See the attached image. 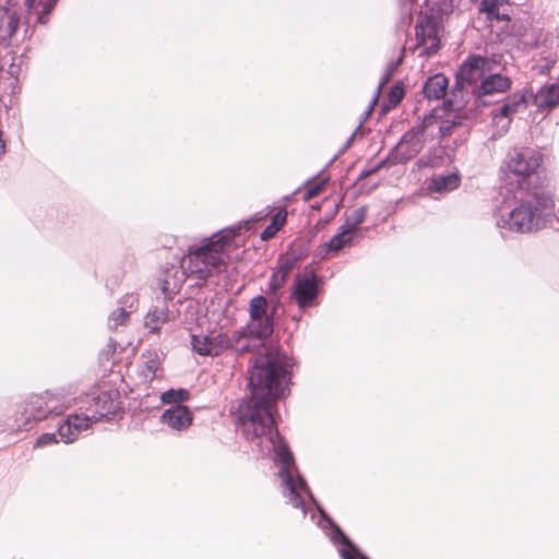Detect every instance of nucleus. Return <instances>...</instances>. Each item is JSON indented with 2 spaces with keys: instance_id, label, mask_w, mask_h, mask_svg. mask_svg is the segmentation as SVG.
<instances>
[{
  "instance_id": "nucleus-1",
  "label": "nucleus",
  "mask_w": 559,
  "mask_h": 559,
  "mask_svg": "<svg viewBox=\"0 0 559 559\" xmlns=\"http://www.w3.org/2000/svg\"><path fill=\"white\" fill-rule=\"evenodd\" d=\"M237 355L255 350L250 366L248 386L250 396L243 399L237 409V424L246 440L255 442L262 454L274 453L283 466L278 476L284 495L293 507H304L299 488H306V480L297 474L294 457L275 427L276 401L288 391L294 360L274 345H266L249 332V326L230 332V346Z\"/></svg>"
},
{
  "instance_id": "nucleus-2",
  "label": "nucleus",
  "mask_w": 559,
  "mask_h": 559,
  "mask_svg": "<svg viewBox=\"0 0 559 559\" xmlns=\"http://www.w3.org/2000/svg\"><path fill=\"white\" fill-rule=\"evenodd\" d=\"M542 163L543 154L531 147L509 153L506 166L513 177L509 176L501 191V205L495 211L498 228L523 234L538 230L546 224L555 203L551 192L535 183Z\"/></svg>"
},
{
  "instance_id": "nucleus-3",
  "label": "nucleus",
  "mask_w": 559,
  "mask_h": 559,
  "mask_svg": "<svg viewBox=\"0 0 559 559\" xmlns=\"http://www.w3.org/2000/svg\"><path fill=\"white\" fill-rule=\"evenodd\" d=\"M240 227L224 229L204 239L200 245L189 246L180 260V277L175 281L179 287L186 277L206 280L222 273L226 267L225 247L239 234Z\"/></svg>"
},
{
  "instance_id": "nucleus-4",
  "label": "nucleus",
  "mask_w": 559,
  "mask_h": 559,
  "mask_svg": "<svg viewBox=\"0 0 559 559\" xmlns=\"http://www.w3.org/2000/svg\"><path fill=\"white\" fill-rule=\"evenodd\" d=\"M121 402L118 392L99 391L87 396L84 411L69 415L59 425L58 435L64 443L73 442L79 435L103 418L115 416Z\"/></svg>"
},
{
  "instance_id": "nucleus-5",
  "label": "nucleus",
  "mask_w": 559,
  "mask_h": 559,
  "mask_svg": "<svg viewBox=\"0 0 559 559\" xmlns=\"http://www.w3.org/2000/svg\"><path fill=\"white\" fill-rule=\"evenodd\" d=\"M70 406V400L59 394L45 392L28 396L15 416L17 429L28 431L37 421L49 416L61 415Z\"/></svg>"
},
{
  "instance_id": "nucleus-6",
  "label": "nucleus",
  "mask_w": 559,
  "mask_h": 559,
  "mask_svg": "<svg viewBox=\"0 0 559 559\" xmlns=\"http://www.w3.org/2000/svg\"><path fill=\"white\" fill-rule=\"evenodd\" d=\"M278 305L270 302L263 295L249 301V332L259 341H265L274 331V316Z\"/></svg>"
},
{
  "instance_id": "nucleus-7",
  "label": "nucleus",
  "mask_w": 559,
  "mask_h": 559,
  "mask_svg": "<svg viewBox=\"0 0 559 559\" xmlns=\"http://www.w3.org/2000/svg\"><path fill=\"white\" fill-rule=\"evenodd\" d=\"M440 23L432 14H420L415 25L416 46L419 56L430 57L440 48Z\"/></svg>"
},
{
  "instance_id": "nucleus-8",
  "label": "nucleus",
  "mask_w": 559,
  "mask_h": 559,
  "mask_svg": "<svg viewBox=\"0 0 559 559\" xmlns=\"http://www.w3.org/2000/svg\"><path fill=\"white\" fill-rule=\"evenodd\" d=\"M301 492H306L311 500V502L317 507L318 512L320 513V516L322 520L332 528L331 532V539L338 544V552L342 559H369L365 555H362L358 548L349 540V538L342 532V530L336 526L333 521L325 514V512L322 510V508L318 504L314 497L312 496L311 491L309 490L308 486L306 485V488L300 487L299 488V497L301 500ZM304 507H299L302 510L304 515H306V504L305 501Z\"/></svg>"
},
{
  "instance_id": "nucleus-9",
  "label": "nucleus",
  "mask_w": 559,
  "mask_h": 559,
  "mask_svg": "<svg viewBox=\"0 0 559 559\" xmlns=\"http://www.w3.org/2000/svg\"><path fill=\"white\" fill-rule=\"evenodd\" d=\"M320 283L321 278L309 266L305 267L302 275L295 277L292 296L299 309L305 310L317 305Z\"/></svg>"
},
{
  "instance_id": "nucleus-10",
  "label": "nucleus",
  "mask_w": 559,
  "mask_h": 559,
  "mask_svg": "<svg viewBox=\"0 0 559 559\" xmlns=\"http://www.w3.org/2000/svg\"><path fill=\"white\" fill-rule=\"evenodd\" d=\"M162 290L165 295L164 298L162 300L157 299L156 305L148 310L145 318V326L151 332L159 331L162 325L176 319L177 313L169 309L167 299H171V295L179 290V285L171 284L166 277L162 281Z\"/></svg>"
},
{
  "instance_id": "nucleus-11",
  "label": "nucleus",
  "mask_w": 559,
  "mask_h": 559,
  "mask_svg": "<svg viewBox=\"0 0 559 559\" xmlns=\"http://www.w3.org/2000/svg\"><path fill=\"white\" fill-rule=\"evenodd\" d=\"M491 62H496L495 57L488 59L476 55L469 56L456 72V84L461 85V87L464 85H478V81L480 82L487 72L493 70Z\"/></svg>"
},
{
  "instance_id": "nucleus-12",
  "label": "nucleus",
  "mask_w": 559,
  "mask_h": 559,
  "mask_svg": "<svg viewBox=\"0 0 559 559\" xmlns=\"http://www.w3.org/2000/svg\"><path fill=\"white\" fill-rule=\"evenodd\" d=\"M417 130L413 127L406 131L400 142L389 153L391 164H405L413 159L425 146Z\"/></svg>"
},
{
  "instance_id": "nucleus-13",
  "label": "nucleus",
  "mask_w": 559,
  "mask_h": 559,
  "mask_svg": "<svg viewBox=\"0 0 559 559\" xmlns=\"http://www.w3.org/2000/svg\"><path fill=\"white\" fill-rule=\"evenodd\" d=\"M512 86L509 76L501 73L487 72L480 83L472 90L475 96V104L487 105L486 97L499 93H506Z\"/></svg>"
},
{
  "instance_id": "nucleus-14",
  "label": "nucleus",
  "mask_w": 559,
  "mask_h": 559,
  "mask_svg": "<svg viewBox=\"0 0 559 559\" xmlns=\"http://www.w3.org/2000/svg\"><path fill=\"white\" fill-rule=\"evenodd\" d=\"M508 36L514 38L524 50H530L539 43L542 31L533 27L527 21L514 20L510 25Z\"/></svg>"
},
{
  "instance_id": "nucleus-15",
  "label": "nucleus",
  "mask_w": 559,
  "mask_h": 559,
  "mask_svg": "<svg viewBox=\"0 0 559 559\" xmlns=\"http://www.w3.org/2000/svg\"><path fill=\"white\" fill-rule=\"evenodd\" d=\"M193 415L188 406L171 405L160 416V421L174 430H185L192 424Z\"/></svg>"
},
{
  "instance_id": "nucleus-16",
  "label": "nucleus",
  "mask_w": 559,
  "mask_h": 559,
  "mask_svg": "<svg viewBox=\"0 0 559 559\" xmlns=\"http://www.w3.org/2000/svg\"><path fill=\"white\" fill-rule=\"evenodd\" d=\"M533 96V104L540 111H549L559 105V83L544 84Z\"/></svg>"
},
{
  "instance_id": "nucleus-17",
  "label": "nucleus",
  "mask_w": 559,
  "mask_h": 559,
  "mask_svg": "<svg viewBox=\"0 0 559 559\" xmlns=\"http://www.w3.org/2000/svg\"><path fill=\"white\" fill-rule=\"evenodd\" d=\"M509 0H481L479 3V12L486 14L489 22L508 21L511 22Z\"/></svg>"
},
{
  "instance_id": "nucleus-18",
  "label": "nucleus",
  "mask_w": 559,
  "mask_h": 559,
  "mask_svg": "<svg viewBox=\"0 0 559 559\" xmlns=\"http://www.w3.org/2000/svg\"><path fill=\"white\" fill-rule=\"evenodd\" d=\"M439 127L440 116L437 115L436 110L425 115L424 118L414 126L425 143L442 139L441 132H439Z\"/></svg>"
},
{
  "instance_id": "nucleus-19",
  "label": "nucleus",
  "mask_w": 559,
  "mask_h": 559,
  "mask_svg": "<svg viewBox=\"0 0 559 559\" xmlns=\"http://www.w3.org/2000/svg\"><path fill=\"white\" fill-rule=\"evenodd\" d=\"M449 81L441 74L430 76L423 86V93L428 99H441L448 88Z\"/></svg>"
},
{
  "instance_id": "nucleus-20",
  "label": "nucleus",
  "mask_w": 559,
  "mask_h": 559,
  "mask_svg": "<svg viewBox=\"0 0 559 559\" xmlns=\"http://www.w3.org/2000/svg\"><path fill=\"white\" fill-rule=\"evenodd\" d=\"M352 242L353 234L340 226L338 233L320 248L318 254H322V257L330 252L336 254L345 246H350Z\"/></svg>"
},
{
  "instance_id": "nucleus-21",
  "label": "nucleus",
  "mask_w": 559,
  "mask_h": 559,
  "mask_svg": "<svg viewBox=\"0 0 559 559\" xmlns=\"http://www.w3.org/2000/svg\"><path fill=\"white\" fill-rule=\"evenodd\" d=\"M461 178L457 173L436 175L431 178L428 189L439 193L450 192L459 188Z\"/></svg>"
},
{
  "instance_id": "nucleus-22",
  "label": "nucleus",
  "mask_w": 559,
  "mask_h": 559,
  "mask_svg": "<svg viewBox=\"0 0 559 559\" xmlns=\"http://www.w3.org/2000/svg\"><path fill=\"white\" fill-rule=\"evenodd\" d=\"M29 11L36 14V20L40 24L47 23V15L55 8L57 0H25Z\"/></svg>"
},
{
  "instance_id": "nucleus-23",
  "label": "nucleus",
  "mask_w": 559,
  "mask_h": 559,
  "mask_svg": "<svg viewBox=\"0 0 559 559\" xmlns=\"http://www.w3.org/2000/svg\"><path fill=\"white\" fill-rule=\"evenodd\" d=\"M286 281H287V277H285L284 275L280 274L276 271H274L271 274V276L267 281L266 289H265V293L270 297L271 304H273L275 301L276 305H280L281 296H282L281 289L286 284Z\"/></svg>"
},
{
  "instance_id": "nucleus-24",
  "label": "nucleus",
  "mask_w": 559,
  "mask_h": 559,
  "mask_svg": "<svg viewBox=\"0 0 559 559\" xmlns=\"http://www.w3.org/2000/svg\"><path fill=\"white\" fill-rule=\"evenodd\" d=\"M20 17L15 11L4 9L0 15V32L5 33L7 37H12L19 28Z\"/></svg>"
},
{
  "instance_id": "nucleus-25",
  "label": "nucleus",
  "mask_w": 559,
  "mask_h": 559,
  "mask_svg": "<svg viewBox=\"0 0 559 559\" xmlns=\"http://www.w3.org/2000/svg\"><path fill=\"white\" fill-rule=\"evenodd\" d=\"M527 96L528 92L526 90L516 91L509 95L503 104H506L511 114L514 116L515 114L527 108Z\"/></svg>"
},
{
  "instance_id": "nucleus-26",
  "label": "nucleus",
  "mask_w": 559,
  "mask_h": 559,
  "mask_svg": "<svg viewBox=\"0 0 559 559\" xmlns=\"http://www.w3.org/2000/svg\"><path fill=\"white\" fill-rule=\"evenodd\" d=\"M211 344L209 356H217L229 349L230 346V332H219L216 334L210 335Z\"/></svg>"
},
{
  "instance_id": "nucleus-27",
  "label": "nucleus",
  "mask_w": 559,
  "mask_h": 559,
  "mask_svg": "<svg viewBox=\"0 0 559 559\" xmlns=\"http://www.w3.org/2000/svg\"><path fill=\"white\" fill-rule=\"evenodd\" d=\"M492 122L493 124L500 130L501 133L507 132L509 129L513 115L509 110V108L506 106V104H502L498 108L493 109L492 112Z\"/></svg>"
},
{
  "instance_id": "nucleus-28",
  "label": "nucleus",
  "mask_w": 559,
  "mask_h": 559,
  "mask_svg": "<svg viewBox=\"0 0 559 559\" xmlns=\"http://www.w3.org/2000/svg\"><path fill=\"white\" fill-rule=\"evenodd\" d=\"M287 212L285 209L277 211L270 223L263 231L261 233L262 240H269L275 236V234L283 227L286 222Z\"/></svg>"
},
{
  "instance_id": "nucleus-29",
  "label": "nucleus",
  "mask_w": 559,
  "mask_h": 559,
  "mask_svg": "<svg viewBox=\"0 0 559 559\" xmlns=\"http://www.w3.org/2000/svg\"><path fill=\"white\" fill-rule=\"evenodd\" d=\"M366 216L367 207L359 206L350 215L346 216L344 224L341 226L354 235L358 226L366 219Z\"/></svg>"
},
{
  "instance_id": "nucleus-30",
  "label": "nucleus",
  "mask_w": 559,
  "mask_h": 559,
  "mask_svg": "<svg viewBox=\"0 0 559 559\" xmlns=\"http://www.w3.org/2000/svg\"><path fill=\"white\" fill-rule=\"evenodd\" d=\"M190 392L186 389H169L162 393L160 400L165 404H179L189 400Z\"/></svg>"
},
{
  "instance_id": "nucleus-31",
  "label": "nucleus",
  "mask_w": 559,
  "mask_h": 559,
  "mask_svg": "<svg viewBox=\"0 0 559 559\" xmlns=\"http://www.w3.org/2000/svg\"><path fill=\"white\" fill-rule=\"evenodd\" d=\"M404 51H405V49L403 48L402 51H401L400 57L397 58V60L396 61H391L390 63H388L386 69L383 72L382 78H381V80L379 82V85L377 87V94H376V96H374V98L372 100L373 104L377 102L378 95H379L381 88L391 80L393 73L396 71L399 66L402 63L403 58H404Z\"/></svg>"
},
{
  "instance_id": "nucleus-32",
  "label": "nucleus",
  "mask_w": 559,
  "mask_h": 559,
  "mask_svg": "<svg viewBox=\"0 0 559 559\" xmlns=\"http://www.w3.org/2000/svg\"><path fill=\"white\" fill-rule=\"evenodd\" d=\"M297 257L295 254L286 253L278 258L276 272L288 278L292 271L295 269Z\"/></svg>"
},
{
  "instance_id": "nucleus-33",
  "label": "nucleus",
  "mask_w": 559,
  "mask_h": 559,
  "mask_svg": "<svg viewBox=\"0 0 559 559\" xmlns=\"http://www.w3.org/2000/svg\"><path fill=\"white\" fill-rule=\"evenodd\" d=\"M210 335L199 334V335H192L191 337V345L192 349L202 356H209L207 350L210 352Z\"/></svg>"
},
{
  "instance_id": "nucleus-34",
  "label": "nucleus",
  "mask_w": 559,
  "mask_h": 559,
  "mask_svg": "<svg viewBox=\"0 0 559 559\" xmlns=\"http://www.w3.org/2000/svg\"><path fill=\"white\" fill-rule=\"evenodd\" d=\"M128 311H124L123 309H120L118 307L117 310L112 311L111 314L108 318V328L110 330H116L118 326L126 324V322L129 319Z\"/></svg>"
},
{
  "instance_id": "nucleus-35",
  "label": "nucleus",
  "mask_w": 559,
  "mask_h": 559,
  "mask_svg": "<svg viewBox=\"0 0 559 559\" xmlns=\"http://www.w3.org/2000/svg\"><path fill=\"white\" fill-rule=\"evenodd\" d=\"M460 126H462V122H461V120L456 119V117L448 118V119H442L440 117L439 132H441L442 139L451 135L453 130Z\"/></svg>"
},
{
  "instance_id": "nucleus-36",
  "label": "nucleus",
  "mask_w": 559,
  "mask_h": 559,
  "mask_svg": "<svg viewBox=\"0 0 559 559\" xmlns=\"http://www.w3.org/2000/svg\"><path fill=\"white\" fill-rule=\"evenodd\" d=\"M159 368V359L156 354H150L145 360L144 376L146 379L153 380Z\"/></svg>"
},
{
  "instance_id": "nucleus-37",
  "label": "nucleus",
  "mask_w": 559,
  "mask_h": 559,
  "mask_svg": "<svg viewBox=\"0 0 559 559\" xmlns=\"http://www.w3.org/2000/svg\"><path fill=\"white\" fill-rule=\"evenodd\" d=\"M119 308L128 311V313L134 312L139 307V298L135 294H126L119 301Z\"/></svg>"
},
{
  "instance_id": "nucleus-38",
  "label": "nucleus",
  "mask_w": 559,
  "mask_h": 559,
  "mask_svg": "<svg viewBox=\"0 0 559 559\" xmlns=\"http://www.w3.org/2000/svg\"><path fill=\"white\" fill-rule=\"evenodd\" d=\"M404 97V88L400 85H394L389 92V103L396 106Z\"/></svg>"
},
{
  "instance_id": "nucleus-39",
  "label": "nucleus",
  "mask_w": 559,
  "mask_h": 559,
  "mask_svg": "<svg viewBox=\"0 0 559 559\" xmlns=\"http://www.w3.org/2000/svg\"><path fill=\"white\" fill-rule=\"evenodd\" d=\"M57 438H56V433H43L41 436H39L36 440V443L35 445L36 447H46V445H49V444H52V443H57Z\"/></svg>"
},
{
  "instance_id": "nucleus-40",
  "label": "nucleus",
  "mask_w": 559,
  "mask_h": 559,
  "mask_svg": "<svg viewBox=\"0 0 559 559\" xmlns=\"http://www.w3.org/2000/svg\"><path fill=\"white\" fill-rule=\"evenodd\" d=\"M324 186H325V180H322L321 182L309 187L305 191V200H310V199L317 197L322 191Z\"/></svg>"
},
{
  "instance_id": "nucleus-41",
  "label": "nucleus",
  "mask_w": 559,
  "mask_h": 559,
  "mask_svg": "<svg viewBox=\"0 0 559 559\" xmlns=\"http://www.w3.org/2000/svg\"><path fill=\"white\" fill-rule=\"evenodd\" d=\"M445 106L448 107V109L450 111H460L463 109L464 104L461 100L459 102V100L450 98L445 102Z\"/></svg>"
},
{
  "instance_id": "nucleus-42",
  "label": "nucleus",
  "mask_w": 559,
  "mask_h": 559,
  "mask_svg": "<svg viewBox=\"0 0 559 559\" xmlns=\"http://www.w3.org/2000/svg\"><path fill=\"white\" fill-rule=\"evenodd\" d=\"M394 164H391L390 159H389V155L386 156V158L380 160L379 163H377L376 165H373L372 167H370L372 174H376L378 173L380 169L384 168V167H388V166H393Z\"/></svg>"
},
{
  "instance_id": "nucleus-43",
  "label": "nucleus",
  "mask_w": 559,
  "mask_h": 559,
  "mask_svg": "<svg viewBox=\"0 0 559 559\" xmlns=\"http://www.w3.org/2000/svg\"><path fill=\"white\" fill-rule=\"evenodd\" d=\"M555 63V59L551 57H548L545 59V63L539 66V72L544 73L545 71H548Z\"/></svg>"
},
{
  "instance_id": "nucleus-44",
  "label": "nucleus",
  "mask_w": 559,
  "mask_h": 559,
  "mask_svg": "<svg viewBox=\"0 0 559 559\" xmlns=\"http://www.w3.org/2000/svg\"><path fill=\"white\" fill-rule=\"evenodd\" d=\"M370 175H372V171H371L370 167H368V168H365V169H362L360 171L359 178L364 179V178H366V177H368Z\"/></svg>"
},
{
  "instance_id": "nucleus-45",
  "label": "nucleus",
  "mask_w": 559,
  "mask_h": 559,
  "mask_svg": "<svg viewBox=\"0 0 559 559\" xmlns=\"http://www.w3.org/2000/svg\"><path fill=\"white\" fill-rule=\"evenodd\" d=\"M5 152V143H4V140L2 139V132L0 131V157L4 154Z\"/></svg>"
},
{
  "instance_id": "nucleus-46",
  "label": "nucleus",
  "mask_w": 559,
  "mask_h": 559,
  "mask_svg": "<svg viewBox=\"0 0 559 559\" xmlns=\"http://www.w3.org/2000/svg\"><path fill=\"white\" fill-rule=\"evenodd\" d=\"M9 73H10L11 75H16V74H17V70L15 69L14 63L10 64V67H9Z\"/></svg>"
},
{
  "instance_id": "nucleus-47",
  "label": "nucleus",
  "mask_w": 559,
  "mask_h": 559,
  "mask_svg": "<svg viewBox=\"0 0 559 559\" xmlns=\"http://www.w3.org/2000/svg\"><path fill=\"white\" fill-rule=\"evenodd\" d=\"M417 165H418L419 168H421V167L427 165V162H425L424 158H420V159H418Z\"/></svg>"
},
{
  "instance_id": "nucleus-48",
  "label": "nucleus",
  "mask_w": 559,
  "mask_h": 559,
  "mask_svg": "<svg viewBox=\"0 0 559 559\" xmlns=\"http://www.w3.org/2000/svg\"><path fill=\"white\" fill-rule=\"evenodd\" d=\"M354 135H355V134H352V135L349 136V139L347 140V142H346V144H345V148H346V147H348V146L352 144V141H353V139H354Z\"/></svg>"
},
{
  "instance_id": "nucleus-49",
  "label": "nucleus",
  "mask_w": 559,
  "mask_h": 559,
  "mask_svg": "<svg viewBox=\"0 0 559 559\" xmlns=\"http://www.w3.org/2000/svg\"><path fill=\"white\" fill-rule=\"evenodd\" d=\"M109 346H110L111 352L115 353L116 352V344L115 343H110Z\"/></svg>"
}]
</instances>
